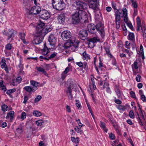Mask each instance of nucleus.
<instances>
[{
  "mask_svg": "<svg viewBox=\"0 0 146 146\" xmlns=\"http://www.w3.org/2000/svg\"><path fill=\"white\" fill-rule=\"evenodd\" d=\"M86 14V12L83 10H77L72 15L73 22L76 23L79 21L85 22L87 17Z\"/></svg>",
  "mask_w": 146,
  "mask_h": 146,
  "instance_id": "f257e3e1",
  "label": "nucleus"
},
{
  "mask_svg": "<svg viewBox=\"0 0 146 146\" xmlns=\"http://www.w3.org/2000/svg\"><path fill=\"white\" fill-rule=\"evenodd\" d=\"M104 25L101 23H99L97 24V27L92 24H89L88 26V30L91 33H94L96 32L97 30L100 34L101 36L103 37L104 36Z\"/></svg>",
  "mask_w": 146,
  "mask_h": 146,
  "instance_id": "f03ea898",
  "label": "nucleus"
},
{
  "mask_svg": "<svg viewBox=\"0 0 146 146\" xmlns=\"http://www.w3.org/2000/svg\"><path fill=\"white\" fill-rule=\"evenodd\" d=\"M67 1V0H52V3L53 7L57 10H61L65 7L64 1Z\"/></svg>",
  "mask_w": 146,
  "mask_h": 146,
  "instance_id": "7ed1b4c3",
  "label": "nucleus"
},
{
  "mask_svg": "<svg viewBox=\"0 0 146 146\" xmlns=\"http://www.w3.org/2000/svg\"><path fill=\"white\" fill-rule=\"evenodd\" d=\"M78 47V43L77 42L70 40L66 43L64 46V48L66 49H71L72 51H74L77 49Z\"/></svg>",
  "mask_w": 146,
  "mask_h": 146,
  "instance_id": "20e7f679",
  "label": "nucleus"
},
{
  "mask_svg": "<svg viewBox=\"0 0 146 146\" xmlns=\"http://www.w3.org/2000/svg\"><path fill=\"white\" fill-rule=\"evenodd\" d=\"M88 2L90 8L96 11L99 9V0H88Z\"/></svg>",
  "mask_w": 146,
  "mask_h": 146,
  "instance_id": "39448f33",
  "label": "nucleus"
},
{
  "mask_svg": "<svg viewBox=\"0 0 146 146\" xmlns=\"http://www.w3.org/2000/svg\"><path fill=\"white\" fill-rule=\"evenodd\" d=\"M41 11V8L39 6H34L31 8L28 13H27L26 15L28 18H31V15L33 14L36 15L38 14Z\"/></svg>",
  "mask_w": 146,
  "mask_h": 146,
  "instance_id": "423d86ee",
  "label": "nucleus"
},
{
  "mask_svg": "<svg viewBox=\"0 0 146 146\" xmlns=\"http://www.w3.org/2000/svg\"><path fill=\"white\" fill-rule=\"evenodd\" d=\"M45 24L39 21L37 23V25L36 28V34H44L45 30L44 29Z\"/></svg>",
  "mask_w": 146,
  "mask_h": 146,
  "instance_id": "0eeeda50",
  "label": "nucleus"
},
{
  "mask_svg": "<svg viewBox=\"0 0 146 146\" xmlns=\"http://www.w3.org/2000/svg\"><path fill=\"white\" fill-rule=\"evenodd\" d=\"M14 33V30L12 29H9L8 30H5L3 32V35L7 36L8 38L7 40L8 42H11L13 39L12 38L13 36Z\"/></svg>",
  "mask_w": 146,
  "mask_h": 146,
  "instance_id": "6e6552de",
  "label": "nucleus"
},
{
  "mask_svg": "<svg viewBox=\"0 0 146 146\" xmlns=\"http://www.w3.org/2000/svg\"><path fill=\"white\" fill-rule=\"evenodd\" d=\"M36 37L33 41V44H38L40 43L42 41L44 34H36Z\"/></svg>",
  "mask_w": 146,
  "mask_h": 146,
  "instance_id": "1a4fd4ad",
  "label": "nucleus"
},
{
  "mask_svg": "<svg viewBox=\"0 0 146 146\" xmlns=\"http://www.w3.org/2000/svg\"><path fill=\"white\" fill-rule=\"evenodd\" d=\"M120 13L117 10L115 13V22L116 24V28L117 29H119L121 23Z\"/></svg>",
  "mask_w": 146,
  "mask_h": 146,
  "instance_id": "9d476101",
  "label": "nucleus"
},
{
  "mask_svg": "<svg viewBox=\"0 0 146 146\" xmlns=\"http://www.w3.org/2000/svg\"><path fill=\"white\" fill-rule=\"evenodd\" d=\"M74 85L73 84L70 85L68 86L65 91L66 92L68 98V99L70 100H72L73 96L72 93V90L74 88Z\"/></svg>",
  "mask_w": 146,
  "mask_h": 146,
  "instance_id": "9b49d317",
  "label": "nucleus"
},
{
  "mask_svg": "<svg viewBox=\"0 0 146 146\" xmlns=\"http://www.w3.org/2000/svg\"><path fill=\"white\" fill-rule=\"evenodd\" d=\"M100 40L99 38L97 36L94 37L89 39L88 40L89 47L91 48H93L95 45V43L98 41H99Z\"/></svg>",
  "mask_w": 146,
  "mask_h": 146,
  "instance_id": "f8f14e48",
  "label": "nucleus"
},
{
  "mask_svg": "<svg viewBox=\"0 0 146 146\" xmlns=\"http://www.w3.org/2000/svg\"><path fill=\"white\" fill-rule=\"evenodd\" d=\"M75 3L77 6V10L78 9L85 10L87 9L88 7L86 3L79 1H76Z\"/></svg>",
  "mask_w": 146,
  "mask_h": 146,
  "instance_id": "ddd939ff",
  "label": "nucleus"
},
{
  "mask_svg": "<svg viewBox=\"0 0 146 146\" xmlns=\"http://www.w3.org/2000/svg\"><path fill=\"white\" fill-rule=\"evenodd\" d=\"M61 36L64 40H68L72 36V34L69 31H65L61 34Z\"/></svg>",
  "mask_w": 146,
  "mask_h": 146,
  "instance_id": "4468645a",
  "label": "nucleus"
},
{
  "mask_svg": "<svg viewBox=\"0 0 146 146\" xmlns=\"http://www.w3.org/2000/svg\"><path fill=\"white\" fill-rule=\"evenodd\" d=\"M39 14L41 18L44 20H46L50 17L49 13L45 10H41Z\"/></svg>",
  "mask_w": 146,
  "mask_h": 146,
  "instance_id": "2eb2a0df",
  "label": "nucleus"
},
{
  "mask_svg": "<svg viewBox=\"0 0 146 146\" xmlns=\"http://www.w3.org/2000/svg\"><path fill=\"white\" fill-rule=\"evenodd\" d=\"M87 31L85 30H81L79 32V37L82 40H84L86 39L87 36Z\"/></svg>",
  "mask_w": 146,
  "mask_h": 146,
  "instance_id": "dca6fc26",
  "label": "nucleus"
},
{
  "mask_svg": "<svg viewBox=\"0 0 146 146\" xmlns=\"http://www.w3.org/2000/svg\"><path fill=\"white\" fill-rule=\"evenodd\" d=\"M14 112L13 111H11L9 113H7L6 119L8 121L12 122L14 118Z\"/></svg>",
  "mask_w": 146,
  "mask_h": 146,
  "instance_id": "f3484780",
  "label": "nucleus"
},
{
  "mask_svg": "<svg viewBox=\"0 0 146 146\" xmlns=\"http://www.w3.org/2000/svg\"><path fill=\"white\" fill-rule=\"evenodd\" d=\"M66 16L64 14H61L57 17V20L60 23L63 24L66 19Z\"/></svg>",
  "mask_w": 146,
  "mask_h": 146,
  "instance_id": "a211bd4d",
  "label": "nucleus"
},
{
  "mask_svg": "<svg viewBox=\"0 0 146 146\" xmlns=\"http://www.w3.org/2000/svg\"><path fill=\"white\" fill-rule=\"evenodd\" d=\"M48 41L51 46H54L56 42V39L54 35H51L49 36Z\"/></svg>",
  "mask_w": 146,
  "mask_h": 146,
  "instance_id": "6ab92c4d",
  "label": "nucleus"
},
{
  "mask_svg": "<svg viewBox=\"0 0 146 146\" xmlns=\"http://www.w3.org/2000/svg\"><path fill=\"white\" fill-rule=\"evenodd\" d=\"M36 88H33L30 86H26L24 87L23 88L24 90L26 91V92L30 93L31 94L32 92H34L36 90Z\"/></svg>",
  "mask_w": 146,
  "mask_h": 146,
  "instance_id": "aec40b11",
  "label": "nucleus"
},
{
  "mask_svg": "<svg viewBox=\"0 0 146 146\" xmlns=\"http://www.w3.org/2000/svg\"><path fill=\"white\" fill-rule=\"evenodd\" d=\"M123 14L124 17V21L125 23L128 21L127 11L125 8L124 7L122 10Z\"/></svg>",
  "mask_w": 146,
  "mask_h": 146,
  "instance_id": "412c9836",
  "label": "nucleus"
},
{
  "mask_svg": "<svg viewBox=\"0 0 146 146\" xmlns=\"http://www.w3.org/2000/svg\"><path fill=\"white\" fill-rule=\"evenodd\" d=\"M139 112L140 115L141 117H140L139 116V115L138 114V113L137 112V113L138 115V116L139 118V119L140 121L141 122V120H144L145 117L144 115V114L143 113V111L141 110V108L139 106Z\"/></svg>",
  "mask_w": 146,
  "mask_h": 146,
  "instance_id": "4be33fe9",
  "label": "nucleus"
},
{
  "mask_svg": "<svg viewBox=\"0 0 146 146\" xmlns=\"http://www.w3.org/2000/svg\"><path fill=\"white\" fill-rule=\"evenodd\" d=\"M70 68L68 67H67L64 71L61 74V78L64 80L67 76V74L69 71Z\"/></svg>",
  "mask_w": 146,
  "mask_h": 146,
  "instance_id": "5701e85b",
  "label": "nucleus"
},
{
  "mask_svg": "<svg viewBox=\"0 0 146 146\" xmlns=\"http://www.w3.org/2000/svg\"><path fill=\"white\" fill-rule=\"evenodd\" d=\"M137 62L135 61L134 62L133 64L131 65L133 71V74L135 75L137 73H138V72H136L134 70V69H137L138 68V67L137 66Z\"/></svg>",
  "mask_w": 146,
  "mask_h": 146,
  "instance_id": "b1692460",
  "label": "nucleus"
},
{
  "mask_svg": "<svg viewBox=\"0 0 146 146\" xmlns=\"http://www.w3.org/2000/svg\"><path fill=\"white\" fill-rule=\"evenodd\" d=\"M49 50L46 46L45 44H44V48L42 50V53L43 55H47V54L49 52Z\"/></svg>",
  "mask_w": 146,
  "mask_h": 146,
  "instance_id": "393cba45",
  "label": "nucleus"
},
{
  "mask_svg": "<svg viewBox=\"0 0 146 146\" xmlns=\"http://www.w3.org/2000/svg\"><path fill=\"white\" fill-rule=\"evenodd\" d=\"M36 70L38 72H42L46 76H48L47 74L46 73L44 68H42L40 67H36Z\"/></svg>",
  "mask_w": 146,
  "mask_h": 146,
  "instance_id": "a878e982",
  "label": "nucleus"
},
{
  "mask_svg": "<svg viewBox=\"0 0 146 146\" xmlns=\"http://www.w3.org/2000/svg\"><path fill=\"white\" fill-rule=\"evenodd\" d=\"M115 91L118 98H120L122 94V93L119 89L118 87L117 86H115Z\"/></svg>",
  "mask_w": 146,
  "mask_h": 146,
  "instance_id": "bb28decb",
  "label": "nucleus"
},
{
  "mask_svg": "<svg viewBox=\"0 0 146 146\" xmlns=\"http://www.w3.org/2000/svg\"><path fill=\"white\" fill-rule=\"evenodd\" d=\"M25 34L24 33H19V37L23 41V43L26 44H27L28 42L25 40Z\"/></svg>",
  "mask_w": 146,
  "mask_h": 146,
  "instance_id": "cd10ccee",
  "label": "nucleus"
},
{
  "mask_svg": "<svg viewBox=\"0 0 146 146\" xmlns=\"http://www.w3.org/2000/svg\"><path fill=\"white\" fill-rule=\"evenodd\" d=\"M109 84L106 82H105L104 83V85H103V89H104L105 88H106V90L107 92L110 94H111V91L110 88L108 87Z\"/></svg>",
  "mask_w": 146,
  "mask_h": 146,
  "instance_id": "c85d7f7f",
  "label": "nucleus"
},
{
  "mask_svg": "<svg viewBox=\"0 0 146 146\" xmlns=\"http://www.w3.org/2000/svg\"><path fill=\"white\" fill-rule=\"evenodd\" d=\"M129 40L133 41L135 40L134 34L132 33H129L128 36Z\"/></svg>",
  "mask_w": 146,
  "mask_h": 146,
  "instance_id": "c756f323",
  "label": "nucleus"
},
{
  "mask_svg": "<svg viewBox=\"0 0 146 146\" xmlns=\"http://www.w3.org/2000/svg\"><path fill=\"white\" fill-rule=\"evenodd\" d=\"M31 84L33 86L32 87L33 88H36V90L37 89V86H38L39 83L38 82H36V81L31 80L30 81Z\"/></svg>",
  "mask_w": 146,
  "mask_h": 146,
  "instance_id": "7c9ffc66",
  "label": "nucleus"
},
{
  "mask_svg": "<svg viewBox=\"0 0 146 146\" xmlns=\"http://www.w3.org/2000/svg\"><path fill=\"white\" fill-rule=\"evenodd\" d=\"M75 130L78 133H79L80 135H81L83 133V131L82 130L81 128L79 127L78 126H76L74 128Z\"/></svg>",
  "mask_w": 146,
  "mask_h": 146,
  "instance_id": "2f4dec72",
  "label": "nucleus"
},
{
  "mask_svg": "<svg viewBox=\"0 0 146 146\" xmlns=\"http://www.w3.org/2000/svg\"><path fill=\"white\" fill-rule=\"evenodd\" d=\"M71 139L73 142L75 143L76 144H77L79 143V139L78 137L75 138L73 137H71Z\"/></svg>",
  "mask_w": 146,
  "mask_h": 146,
  "instance_id": "473e14b6",
  "label": "nucleus"
},
{
  "mask_svg": "<svg viewBox=\"0 0 146 146\" xmlns=\"http://www.w3.org/2000/svg\"><path fill=\"white\" fill-rule=\"evenodd\" d=\"M82 58L84 60H87L90 59V57L88 54H87L85 52H84L83 54Z\"/></svg>",
  "mask_w": 146,
  "mask_h": 146,
  "instance_id": "72a5a7b5",
  "label": "nucleus"
},
{
  "mask_svg": "<svg viewBox=\"0 0 146 146\" xmlns=\"http://www.w3.org/2000/svg\"><path fill=\"white\" fill-rule=\"evenodd\" d=\"M44 123V121L42 119H39L35 122L36 124L38 126H41Z\"/></svg>",
  "mask_w": 146,
  "mask_h": 146,
  "instance_id": "f704fd0d",
  "label": "nucleus"
},
{
  "mask_svg": "<svg viewBox=\"0 0 146 146\" xmlns=\"http://www.w3.org/2000/svg\"><path fill=\"white\" fill-rule=\"evenodd\" d=\"M33 115L36 117H39L41 116V113L37 110L34 111L33 112Z\"/></svg>",
  "mask_w": 146,
  "mask_h": 146,
  "instance_id": "c9c22d12",
  "label": "nucleus"
},
{
  "mask_svg": "<svg viewBox=\"0 0 146 146\" xmlns=\"http://www.w3.org/2000/svg\"><path fill=\"white\" fill-rule=\"evenodd\" d=\"M142 30V33L143 34V37L146 38V28L145 26L143 27V28H141Z\"/></svg>",
  "mask_w": 146,
  "mask_h": 146,
  "instance_id": "e433bc0d",
  "label": "nucleus"
},
{
  "mask_svg": "<svg viewBox=\"0 0 146 146\" xmlns=\"http://www.w3.org/2000/svg\"><path fill=\"white\" fill-rule=\"evenodd\" d=\"M101 125L100 126L101 128H102L103 129L107 132L108 131V129L106 127L105 123L101 121L100 122Z\"/></svg>",
  "mask_w": 146,
  "mask_h": 146,
  "instance_id": "4c0bfd02",
  "label": "nucleus"
},
{
  "mask_svg": "<svg viewBox=\"0 0 146 146\" xmlns=\"http://www.w3.org/2000/svg\"><path fill=\"white\" fill-rule=\"evenodd\" d=\"M140 51L141 55L142 58L143 59H144L145 58L144 55V52L143 50V47L142 45H141L140 46Z\"/></svg>",
  "mask_w": 146,
  "mask_h": 146,
  "instance_id": "58836bf2",
  "label": "nucleus"
},
{
  "mask_svg": "<svg viewBox=\"0 0 146 146\" xmlns=\"http://www.w3.org/2000/svg\"><path fill=\"white\" fill-rule=\"evenodd\" d=\"M105 49L108 56L110 58H111L112 56L110 53L109 48H105Z\"/></svg>",
  "mask_w": 146,
  "mask_h": 146,
  "instance_id": "ea45409f",
  "label": "nucleus"
},
{
  "mask_svg": "<svg viewBox=\"0 0 146 146\" xmlns=\"http://www.w3.org/2000/svg\"><path fill=\"white\" fill-rule=\"evenodd\" d=\"M16 91V89L15 88H13L12 89H10L7 91L6 93L8 95H10L11 94L13 93L14 92H15Z\"/></svg>",
  "mask_w": 146,
  "mask_h": 146,
  "instance_id": "a19ab883",
  "label": "nucleus"
},
{
  "mask_svg": "<svg viewBox=\"0 0 146 146\" xmlns=\"http://www.w3.org/2000/svg\"><path fill=\"white\" fill-rule=\"evenodd\" d=\"M8 108V106L7 105L4 104L1 106L2 110L3 111H7Z\"/></svg>",
  "mask_w": 146,
  "mask_h": 146,
  "instance_id": "79ce46f5",
  "label": "nucleus"
},
{
  "mask_svg": "<svg viewBox=\"0 0 146 146\" xmlns=\"http://www.w3.org/2000/svg\"><path fill=\"white\" fill-rule=\"evenodd\" d=\"M42 98L41 96L40 95H38L37 96L35 100V102H37L38 101H40Z\"/></svg>",
  "mask_w": 146,
  "mask_h": 146,
  "instance_id": "37998d69",
  "label": "nucleus"
},
{
  "mask_svg": "<svg viewBox=\"0 0 146 146\" xmlns=\"http://www.w3.org/2000/svg\"><path fill=\"white\" fill-rule=\"evenodd\" d=\"M127 24L129 28L131 29L133 31L134 30L133 25L130 22H127Z\"/></svg>",
  "mask_w": 146,
  "mask_h": 146,
  "instance_id": "c03bdc74",
  "label": "nucleus"
},
{
  "mask_svg": "<svg viewBox=\"0 0 146 146\" xmlns=\"http://www.w3.org/2000/svg\"><path fill=\"white\" fill-rule=\"evenodd\" d=\"M141 76L139 75L138 74L137 75L136 77V80L137 82H139L141 81Z\"/></svg>",
  "mask_w": 146,
  "mask_h": 146,
  "instance_id": "a18cd8bd",
  "label": "nucleus"
},
{
  "mask_svg": "<svg viewBox=\"0 0 146 146\" xmlns=\"http://www.w3.org/2000/svg\"><path fill=\"white\" fill-rule=\"evenodd\" d=\"M66 107V111L67 112L70 113L71 112V108L70 106L67 105Z\"/></svg>",
  "mask_w": 146,
  "mask_h": 146,
  "instance_id": "49530a36",
  "label": "nucleus"
},
{
  "mask_svg": "<svg viewBox=\"0 0 146 146\" xmlns=\"http://www.w3.org/2000/svg\"><path fill=\"white\" fill-rule=\"evenodd\" d=\"M21 118L23 120H24L26 118V113L25 112H23L21 114Z\"/></svg>",
  "mask_w": 146,
  "mask_h": 146,
  "instance_id": "de8ad7c7",
  "label": "nucleus"
},
{
  "mask_svg": "<svg viewBox=\"0 0 146 146\" xmlns=\"http://www.w3.org/2000/svg\"><path fill=\"white\" fill-rule=\"evenodd\" d=\"M129 115V117L132 118H134L135 117L134 113L132 111H130Z\"/></svg>",
  "mask_w": 146,
  "mask_h": 146,
  "instance_id": "09e8293b",
  "label": "nucleus"
},
{
  "mask_svg": "<svg viewBox=\"0 0 146 146\" xmlns=\"http://www.w3.org/2000/svg\"><path fill=\"white\" fill-rule=\"evenodd\" d=\"M6 66L5 60H3V62H2L1 63V67L2 68H3Z\"/></svg>",
  "mask_w": 146,
  "mask_h": 146,
  "instance_id": "8fccbe9b",
  "label": "nucleus"
},
{
  "mask_svg": "<svg viewBox=\"0 0 146 146\" xmlns=\"http://www.w3.org/2000/svg\"><path fill=\"white\" fill-rule=\"evenodd\" d=\"M125 46L127 48H129V46L130 45V43L128 41H126L125 42Z\"/></svg>",
  "mask_w": 146,
  "mask_h": 146,
  "instance_id": "3c124183",
  "label": "nucleus"
},
{
  "mask_svg": "<svg viewBox=\"0 0 146 146\" xmlns=\"http://www.w3.org/2000/svg\"><path fill=\"white\" fill-rule=\"evenodd\" d=\"M6 49L8 50H10L12 48V46L11 44H7L5 46Z\"/></svg>",
  "mask_w": 146,
  "mask_h": 146,
  "instance_id": "603ef678",
  "label": "nucleus"
},
{
  "mask_svg": "<svg viewBox=\"0 0 146 146\" xmlns=\"http://www.w3.org/2000/svg\"><path fill=\"white\" fill-rule=\"evenodd\" d=\"M117 108L120 110L124 111L125 110V108L124 106L121 105H119L117 107Z\"/></svg>",
  "mask_w": 146,
  "mask_h": 146,
  "instance_id": "864d4df0",
  "label": "nucleus"
},
{
  "mask_svg": "<svg viewBox=\"0 0 146 146\" xmlns=\"http://www.w3.org/2000/svg\"><path fill=\"white\" fill-rule=\"evenodd\" d=\"M76 64L80 67H83V63L81 62H76Z\"/></svg>",
  "mask_w": 146,
  "mask_h": 146,
  "instance_id": "5fc2aeb1",
  "label": "nucleus"
},
{
  "mask_svg": "<svg viewBox=\"0 0 146 146\" xmlns=\"http://www.w3.org/2000/svg\"><path fill=\"white\" fill-rule=\"evenodd\" d=\"M136 20L137 25H141V20L139 17H137Z\"/></svg>",
  "mask_w": 146,
  "mask_h": 146,
  "instance_id": "6e6d98bb",
  "label": "nucleus"
},
{
  "mask_svg": "<svg viewBox=\"0 0 146 146\" xmlns=\"http://www.w3.org/2000/svg\"><path fill=\"white\" fill-rule=\"evenodd\" d=\"M57 53H54L51 54L50 56L48 57L49 59L55 57L57 54Z\"/></svg>",
  "mask_w": 146,
  "mask_h": 146,
  "instance_id": "4d7b16f0",
  "label": "nucleus"
},
{
  "mask_svg": "<svg viewBox=\"0 0 146 146\" xmlns=\"http://www.w3.org/2000/svg\"><path fill=\"white\" fill-rule=\"evenodd\" d=\"M76 104L77 107L78 108H80L81 106L80 102L78 100H76Z\"/></svg>",
  "mask_w": 146,
  "mask_h": 146,
  "instance_id": "13d9d810",
  "label": "nucleus"
},
{
  "mask_svg": "<svg viewBox=\"0 0 146 146\" xmlns=\"http://www.w3.org/2000/svg\"><path fill=\"white\" fill-rule=\"evenodd\" d=\"M141 100L144 102H146V98L144 95H141Z\"/></svg>",
  "mask_w": 146,
  "mask_h": 146,
  "instance_id": "bf43d9fd",
  "label": "nucleus"
},
{
  "mask_svg": "<svg viewBox=\"0 0 146 146\" xmlns=\"http://www.w3.org/2000/svg\"><path fill=\"white\" fill-rule=\"evenodd\" d=\"M130 94L131 97L135 98V92L133 91H131L130 93Z\"/></svg>",
  "mask_w": 146,
  "mask_h": 146,
  "instance_id": "052dcab7",
  "label": "nucleus"
},
{
  "mask_svg": "<svg viewBox=\"0 0 146 146\" xmlns=\"http://www.w3.org/2000/svg\"><path fill=\"white\" fill-rule=\"evenodd\" d=\"M109 137L112 139H115V137L114 134L111 133L109 135Z\"/></svg>",
  "mask_w": 146,
  "mask_h": 146,
  "instance_id": "680f3d73",
  "label": "nucleus"
},
{
  "mask_svg": "<svg viewBox=\"0 0 146 146\" xmlns=\"http://www.w3.org/2000/svg\"><path fill=\"white\" fill-rule=\"evenodd\" d=\"M132 6L133 7L135 8V9H136L137 8V4L136 1L132 3Z\"/></svg>",
  "mask_w": 146,
  "mask_h": 146,
  "instance_id": "e2e57ef3",
  "label": "nucleus"
},
{
  "mask_svg": "<svg viewBox=\"0 0 146 146\" xmlns=\"http://www.w3.org/2000/svg\"><path fill=\"white\" fill-rule=\"evenodd\" d=\"M22 80L21 78L20 77V76H18L16 79L17 82L18 83H20Z\"/></svg>",
  "mask_w": 146,
  "mask_h": 146,
  "instance_id": "0e129e2a",
  "label": "nucleus"
},
{
  "mask_svg": "<svg viewBox=\"0 0 146 146\" xmlns=\"http://www.w3.org/2000/svg\"><path fill=\"white\" fill-rule=\"evenodd\" d=\"M90 89H93V90H95L96 88V86L94 84H92V85H90Z\"/></svg>",
  "mask_w": 146,
  "mask_h": 146,
  "instance_id": "69168bd1",
  "label": "nucleus"
},
{
  "mask_svg": "<svg viewBox=\"0 0 146 146\" xmlns=\"http://www.w3.org/2000/svg\"><path fill=\"white\" fill-rule=\"evenodd\" d=\"M28 100V97L27 96H25L24 97V100L23 103L24 104H25L27 102Z\"/></svg>",
  "mask_w": 146,
  "mask_h": 146,
  "instance_id": "338daca9",
  "label": "nucleus"
},
{
  "mask_svg": "<svg viewBox=\"0 0 146 146\" xmlns=\"http://www.w3.org/2000/svg\"><path fill=\"white\" fill-rule=\"evenodd\" d=\"M91 81L92 84H95V79L96 80V78H94V76L93 75H91Z\"/></svg>",
  "mask_w": 146,
  "mask_h": 146,
  "instance_id": "774afa93",
  "label": "nucleus"
}]
</instances>
